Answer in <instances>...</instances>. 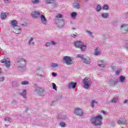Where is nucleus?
<instances>
[{
    "label": "nucleus",
    "mask_w": 128,
    "mask_h": 128,
    "mask_svg": "<svg viewBox=\"0 0 128 128\" xmlns=\"http://www.w3.org/2000/svg\"><path fill=\"white\" fill-rule=\"evenodd\" d=\"M12 26L13 28H14V32L16 34H19L22 32V28L18 26V22L16 20H12Z\"/></svg>",
    "instance_id": "nucleus-1"
},
{
    "label": "nucleus",
    "mask_w": 128,
    "mask_h": 128,
    "mask_svg": "<svg viewBox=\"0 0 128 128\" xmlns=\"http://www.w3.org/2000/svg\"><path fill=\"white\" fill-rule=\"evenodd\" d=\"M102 117L100 115L94 117L91 119V122L94 124V126L102 125Z\"/></svg>",
    "instance_id": "nucleus-2"
},
{
    "label": "nucleus",
    "mask_w": 128,
    "mask_h": 128,
    "mask_svg": "<svg viewBox=\"0 0 128 128\" xmlns=\"http://www.w3.org/2000/svg\"><path fill=\"white\" fill-rule=\"evenodd\" d=\"M74 46L76 48H79L82 52H84L86 50V46L84 45L82 42L80 41H77L75 42Z\"/></svg>",
    "instance_id": "nucleus-3"
},
{
    "label": "nucleus",
    "mask_w": 128,
    "mask_h": 128,
    "mask_svg": "<svg viewBox=\"0 0 128 128\" xmlns=\"http://www.w3.org/2000/svg\"><path fill=\"white\" fill-rule=\"evenodd\" d=\"M82 83L84 84V88L88 90L90 86L92 85V80H90V78H84L82 81Z\"/></svg>",
    "instance_id": "nucleus-4"
},
{
    "label": "nucleus",
    "mask_w": 128,
    "mask_h": 128,
    "mask_svg": "<svg viewBox=\"0 0 128 128\" xmlns=\"http://www.w3.org/2000/svg\"><path fill=\"white\" fill-rule=\"evenodd\" d=\"M63 60L66 64H73L72 60L70 56H65Z\"/></svg>",
    "instance_id": "nucleus-5"
},
{
    "label": "nucleus",
    "mask_w": 128,
    "mask_h": 128,
    "mask_svg": "<svg viewBox=\"0 0 128 128\" xmlns=\"http://www.w3.org/2000/svg\"><path fill=\"white\" fill-rule=\"evenodd\" d=\"M2 64H5L6 66V68H10V59L7 58H4L1 60Z\"/></svg>",
    "instance_id": "nucleus-6"
},
{
    "label": "nucleus",
    "mask_w": 128,
    "mask_h": 128,
    "mask_svg": "<svg viewBox=\"0 0 128 128\" xmlns=\"http://www.w3.org/2000/svg\"><path fill=\"white\" fill-rule=\"evenodd\" d=\"M74 114L77 116H82L84 114V112H82V110L80 108H76L74 110Z\"/></svg>",
    "instance_id": "nucleus-7"
},
{
    "label": "nucleus",
    "mask_w": 128,
    "mask_h": 128,
    "mask_svg": "<svg viewBox=\"0 0 128 128\" xmlns=\"http://www.w3.org/2000/svg\"><path fill=\"white\" fill-rule=\"evenodd\" d=\"M76 82H70L68 85V88H76Z\"/></svg>",
    "instance_id": "nucleus-8"
},
{
    "label": "nucleus",
    "mask_w": 128,
    "mask_h": 128,
    "mask_svg": "<svg viewBox=\"0 0 128 128\" xmlns=\"http://www.w3.org/2000/svg\"><path fill=\"white\" fill-rule=\"evenodd\" d=\"M82 62H84V64H90V59L88 57H86L83 58Z\"/></svg>",
    "instance_id": "nucleus-9"
},
{
    "label": "nucleus",
    "mask_w": 128,
    "mask_h": 128,
    "mask_svg": "<svg viewBox=\"0 0 128 128\" xmlns=\"http://www.w3.org/2000/svg\"><path fill=\"white\" fill-rule=\"evenodd\" d=\"M122 30H124V32H128V24H123L122 26Z\"/></svg>",
    "instance_id": "nucleus-10"
},
{
    "label": "nucleus",
    "mask_w": 128,
    "mask_h": 128,
    "mask_svg": "<svg viewBox=\"0 0 128 128\" xmlns=\"http://www.w3.org/2000/svg\"><path fill=\"white\" fill-rule=\"evenodd\" d=\"M40 14L39 12H34L32 14V16L33 18H38Z\"/></svg>",
    "instance_id": "nucleus-11"
},
{
    "label": "nucleus",
    "mask_w": 128,
    "mask_h": 128,
    "mask_svg": "<svg viewBox=\"0 0 128 128\" xmlns=\"http://www.w3.org/2000/svg\"><path fill=\"white\" fill-rule=\"evenodd\" d=\"M18 62H20L22 65H20V66L22 68V66H24V64H26V60L24 59L21 58L20 60H18Z\"/></svg>",
    "instance_id": "nucleus-12"
},
{
    "label": "nucleus",
    "mask_w": 128,
    "mask_h": 128,
    "mask_svg": "<svg viewBox=\"0 0 128 128\" xmlns=\"http://www.w3.org/2000/svg\"><path fill=\"white\" fill-rule=\"evenodd\" d=\"M41 20L42 24H46V17H44V16H41Z\"/></svg>",
    "instance_id": "nucleus-13"
},
{
    "label": "nucleus",
    "mask_w": 128,
    "mask_h": 128,
    "mask_svg": "<svg viewBox=\"0 0 128 128\" xmlns=\"http://www.w3.org/2000/svg\"><path fill=\"white\" fill-rule=\"evenodd\" d=\"M0 18L2 20H6V13L4 12L1 14Z\"/></svg>",
    "instance_id": "nucleus-14"
},
{
    "label": "nucleus",
    "mask_w": 128,
    "mask_h": 128,
    "mask_svg": "<svg viewBox=\"0 0 128 128\" xmlns=\"http://www.w3.org/2000/svg\"><path fill=\"white\" fill-rule=\"evenodd\" d=\"M20 94L22 95V96H24V98H26V90H23V92H22L21 94Z\"/></svg>",
    "instance_id": "nucleus-15"
},
{
    "label": "nucleus",
    "mask_w": 128,
    "mask_h": 128,
    "mask_svg": "<svg viewBox=\"0 0 128 128\" xmlns=\"http://www.w3.org/2000/svg\"><path fill=\"white\" fill-rule=\"evenodd\" d=\"M46 2L48 4H54V0H46Z\"/></svg>",
    "instance_id": "nucleus-16"
},
{
    "label": "nucleus",
    "mask_w": 128,
    "mask_h": 128,
    "mask_svg": "<svg viewBox=\"0 0 128 128\" xmlns=\"http://www.w3.org/2000/svg\"><path fill=\"white\" fill-rule=\"evenodd\" d=\"M94 104H98V102L94 100H92V102H91V106L92 108L94 107Z\"/></svg>",
    "instance_id": "nucleus-17"
},
{
    "label": "nucleus",
    "mask_w": 128,
    "mask_h": 128,
    "mask_svg": "<svg viewBox=\"0 0 128 128\" xmlns=\"http://www.w3.org/2000/svg\"><path fill=\"white\" fill-rule=\"evenodd\" d=\"M102 18H108V13H103L102 14Z\"/></svg>",
    "instance_id": "nucleus-18"
},
{
    "label": "nucleus",
    "mask_w": 128,
    "mask_h": 128,
    "mask_svg": "<svg viewBox=\"0 0 128 128\" xmlns=\"http://www.w3.org/2000/svg\"><path fill=\"white\" fill-rule=\"evenodd\" d=\"M32 40H34V38H31L29 40V44L30 46L32 45V44H33V45L34 44V42L32 43Z\"/></svg>",
    "instance_id": "nucleus-19"
},
{
    "label": "nucleus",
    "mask_w": 128,
    "mask_h": 128,
    "mask_svg": "<svg viewBox=\"0 0 128 128\" xmlns=\"http://www.w3.org/2000/svg\"><path fill=\"white\" fill-rule=\"evenodd\" d=\"M94 54L95 56H98V54H100V52L98 51L97 48L95 50Z\"/></svg>",
    "instance_id": "nucleus-20"
},
{
    "label": "nucleus",
    "mask_w": 128,
    "mask_h": 128,
    "mask_svg": "<svg viewBox=\"0 0 128 128\" xmlns=\"http://www.w3.org/2000/svg\"><path fill=\"white\" fill-rule=\"evenodd\" d=\"M22 84L23 86H24L26 84H28V80L22 81Z\"/></svg>",
    "instance_id": "nucleus-21"
},
{
    "label": "nucleus",
    "mask_w": 128,
    "mask_h": 128,
    "mask_svg": "<svg viewBox=\"0 0 128 128\" xmlns=\"http://www.w3.org/2000/svg\"><path fill=\"white\" fill-rule=\"evenodd\" d=\"M71 16L72 18H76V12H73L71 14Z\"/></svg>",
    "instance_id": "nucleus-22"
},
{
    "label": "nucleus",
    "mask_w": 128,
    "mask_h": 128,
    "mask_svg": "<svg viewBox=\"0 0 128 128\" xmlns=\"http://www.w3.org/2000/svg\"><path fill=\"white\" fill-rule=\"evenodd\" d=\"M124 80H126V78H124V77L123 76H120V80L121 82H124Z\"/></svg>",
    "instance_id": "nucleus-23"
},
{
    "label": "nucleus",
    "mask_w": 128,
    "mask_h": 128,
    "mask_svg": "<svg viewBox=\"0 0 128 128\" xmlns=\"http://www.w3.org/2000/svg\"><path fill=\"white\" fill-rule=\"evenodd\" d=\"M103 10H108V5H104L102 7Z\"/></svg>",
    "instance_id": "nucleus-24"
},
{
    "label": "nucleus",
    "mask_w": 128,
    "mask_h": 128,
    "mask_svg": "<svg viewBox=\"0 0 128 128\" xmlns=\"http://www.w3.org/2000/svg\"><path fill=\"white\" fill-rule=\"evenodd\" d=\"M101 9H102V7L98 5L96 8V11L100 12V10Z\"/></svg>",
    "instance_id": "nucleus-25"
},
{
    "label": "nucleus",
    "mask_w": 128,
    "mask_h": 128,
    "mask_svg": "<svg viewBox=\"0 0 128 128\" xmlns=\"http://www.w3.org/2000/svg\"><path fill=\"white\" fill-rule=\"evenodd\" d=\"M52 68H56L58 66V64H52Z\"/></svg>",
    "instance_id": "nucleus-26"
},
{
    "label": "nucleus",
    "mask_w": 128,
    "mask_h": 128,
    "mask_svg": "<svg viewBox=\"0 0 128 128\" xmlns=\"http://www.w3.org/2000/svg\"><path fill=\"white\" fill-rule=\"evenodd\" d=\"M60 125L62 128H64V126H66V123L60 122Z\"/></svg>",
    "instance_id": "nucleus-27"
},
{
    "label": "nucleus",
    "mask_w": 128,
    "mask_h": 128,
    "mask_svg": "<svg viewBox=\"0 0 128 128\" xmlns=\"http://www.w3.org/2000/svg\"><path fill=\"white\" fill-rule=\"evenodd\" d=\"M74 8H80V4H77L76 5H74Z\"/></svg>",
    "instance_id": "nucleus-28"
},
{
    "label": "nucleus",
    "mask_w": 128,
    "mask_h": 128,
    "mask_svg": "<svg viewBox=\"0 0 128 128\" xmlns=\"http://www.w3.org/2000/svg\"><path fill=\"white\" fill-rule=\"evenodd\" d=\"M52 86H53L54 90H56V84L52 83Z\"/></svg>",
    "instance_id": "nucleus-29"
},
{
    "label": "nucleus",
    "mask_w": 128,
    "mask_h": 128,
    "mask_svg": "<svg viewBox=\"0 0 128 128\" xmlns=\"http://www.w3.org/2000/svg\"><path fill=\"white\" fill-rule=\"evenodd\" d=\"M33 4H38L40 2V0H32Z\"/></svg>",
    "instance_id": "nucleus-30"
},
{
    "label": "nucleus",
    "mask_w": 128,
    "mask_h": 128,
    "mask_svg": "<svg viewBox=\"0 0 128 128\" xmlns=\"http://www.w3.org/2000/svg\"><path fill=\"white\" fill-rule=\"evenodd\" d=\"M10 118H9L7 117V118H5V121L8 122L9 124H10Z\"/></svg>",
    "instance_id": "nucleus-31"
},
{
    "label": "nucleus",
    "mask_w": 128,
    "mask_h": 128,
    "mask_svg": "<svg viewBox=\"0 0 128 128\" xmlns=\"http://www.w3.org/2000/svg\"><path fill=\"white\" fill-rule=\"evenodd\" d=\"M77 58H82H82H84V55L79 54L77 56Z\"/></svg>",
    "instance_id": "nucleus-32"
},
{
    "label": "nucleus",
    "mask_w": 128,
    "mask_h": 128,
    "mask_svg": "<svg viewBox=\"0 0 128 128\" xmlns=\"http://www.w3.org/2000/svg\"><path fill=\"white\" fill-rule=\"evenodd\" d=\"M56 18H62V15L61 14H58V15L56 16Z\"/></svg>",
    "instance_id": "nucleus-33"
},
{
    "label": "nucleus",
    "mask_w": 128,
    "mask_h": 128,
    "mask_svg": "<svg viewBox=\"0 0 128 128\" xmlns=\"http://www.w3.org/2000/svg\"><path fill=\"white\" fill-rule=\"evenodd\" d=\"M118 124H122V119H120L118 120Z\"/></svg>",
    "instance_id": "nucleus-34"
},
{
    "label": "nucleus",
    "mask_w": 128,
    "mask_h": 128,
    "mask_svg": "<svg viewBox=\"0 0 128 128\" xmlns=\"http://www.w3.org/2000/svg\"><path fill=\"white\" fill-rule=\"evenodd\" d=\"M120 70H118L116 71V76H118V74H120Z\"/></svg>",
    "instance_id": "nucleus-35"
},
{
    "label": "nucleus",
    "mask_w": 128,
    "mask_h": 128,
    "mask_svg": "<svg viewBox=\"0 0 128 128\" xmlns=\"http://www.w3.org/2000/svg\"><path fill=\"white\" fill-rule=\"evenodd\" d=\"M118 100L116 99V98H113L112 101L111 102H116V101Z\"/></svg>",
    "instance_id": "nucleus-36"
},
{
    "label": "nucleus",
    "mask_w": 128,
    "mask_h": 128,
    "mask_svg": "<svg viewBox=\"0 0 128 128\" xmlns=\"http://www.w3.org/2000/svg\"><path fill=\"white\" fill-rule=\"evenodd\" d=\"M4 78L2 77L0 78V82H4Z\"/></svg>",
    "instance_id": "nucleus-37"
},
{
    "label": "nucleus",
    "mask_w": 128,
    "mask_h": 128,
    "mask_svg": "<svg viewBox=\"0 0 128 128\" xmlns=\"http://www.w3.org/2000/svg\"><path fill=\"white\" fill-rule=\"evenodd\" d=\"M52 76H56V73L52 72Z\"/></svg>",
    "instance_id": "nucleus-38"
},
{
    "label": "nucleus",
    "mask_w": 128,
    "mask_h": 128,
    "mask_svg": "<svg viewBox=\"0 0 128 128\" xmlns=\"http://www.w3.org/2000/svg\"><path fill=\"white\" fill-rule=\"evenodd\" d=\"M50 42H46V46H50Z\"/></svg>",
    "instance_id": "nucleus-39"
},
{
    "label": "nucleus",
    "mask_w": 128,
    "mask_h": 128,
    "mask_svg": "<svg viewBox=\"0 0 128 128\" xmlns=\"http://www.w3.org/2000/svg\"><path fill=\"white\" fill-rule=\"evenodd\" d=\"M87 32H88V34H92V32L90 31L89 30H87Z\"/></svg>",
    "instance_id": "nucleus-40"
},
{
    "label": "nucleus",
    "mask_w": 128,
    "mask_h": 128,
    "mask_svg": "<svg viewBox=\"0 0 128 128\" xmlns=\"http://www.w3.org/2000/svg\"><path fill=\"white\" fill-rule=\"evenodd\" d=\"M101 62H102V64H98V66H102V64H104V62H103L102 61H101Z\"/></svg>",
    "instance_id": "nucleus-41"
},
{
    "label": "nucleus",
    "mask_w": 128,
    "mask_h": 128,
    "mask_svg": "<svg viewBox=\"0 0 128 128\" xmlns=\"http://www.w3.org/2000/svg\"><path fill=\"white\" fill-rule=\"evenodd\" d=\"M71 36H72V38H74V36H76V34H71Z\"/></svg>",
    "instance_id": "nucleus-42"
},
{
    "label": "nucleus",
    "mask_w": 128,
    "mask_h": 128,
    "mask_svg": "<svg viewBox=\"0 0 128 128\" xmlns=\"http://www.w3.org/2000/svg\"><path fill=\"white\" fill-rule=\"evenodd\" d=\"M5 2H10V0H4Z\"/></svg>",
    "instance_id": "nucleus-43"
},
{
    "label": "nucleus",
    "mask_w": 128,
    "mask_h": 128,
    "mask_svg": "<svg viewBox=\"0 0 128 128\" xmlns=\"http://www.w3.org/2000/svg\"><path fill=\"white\" fill-rule=\"evenodd\" d=\"M52 44H56V42H54V41L52 42Z\"/></svg>",
    "instance_id": "nucleus-44"
},
{
    "label": "nucleus",
    "mask_w": 128,
    "mask_h": 128,
    "mask_svg": "<svg viewBox=\"0 0 128 128\" xmlns=\"http://www.w3.org/2000/svg\"><path fill=\"white\" fill-rule=\"evenodd\" d=\"M128 100H125L124 101V104H126V102H128Z\"/></svg>",
    "instance_id": "nucleus-45"
},
{
    "label": "nucleus",
    "mask_w": 128,
    "mask_h": 128,
    "mask_svg": "<svg viewBox=\"0 0 128 128\" xmlns=\"http://www.w3.org/2000/svg\"><path fill=\"white\" fill-rule=\"evenodd\" d=\"M2 72V68H0V74Z\"/></svg>",
    "instance_id": "nucleus-46"
},
{
    "label": "nucleus",
    "mask_w": 128,
    "mask_h": 128,
    "mask_svg": "<svg viewBox=\"0 0 128 128\" xmlns=\"http://www.w3.org/2000/svg\"><path fill=\"white\" fill-rule=\"evenodd\" d=\"M80 0H74V2H78Z\"/></svg>",
    "instance_id": "nucleus-47"
},
{
    "label": "nucleus",
    "mask_w": 128,
    "mask_h": 128,
    "mask_svg": "<svg viewBox=\"0 0 128 128\" xmlns=\"http://www.w3.org/2000/svg\"><path fill=\"white\" fill-rule=\"evenodd\" d=\"M52 106H54V104H52Z\"/></svg>",
    "instance_id": "nucleus-48"
},
{
    "label": "nucleus",
    "mask_w": 128,
    "mask_h": 128,
    "mask_svg": "<svg viewBox=\"0 0 128 128\" xmlns=\"http://www.w3.org/2000/svg\"><path fill=\"white\" fill-rule=\"evenodd\" d=\"M6 126V124H5Z\"/></svg>",
    "instance_id": "nucleus-49"
}]
</instances>
